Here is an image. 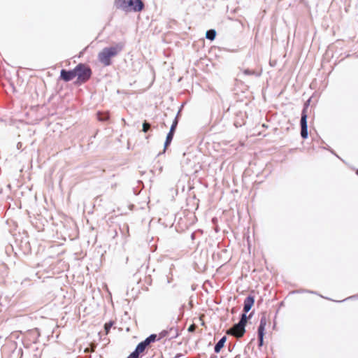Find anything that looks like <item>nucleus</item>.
<instances>
[{"label":"nucleus","mask_w":358,"mask_h":358,"mask_svg":"<svg viewBox=\"0 0 358 358\" xmlns=\"http://www.w3.org/2000/svg\"><path fill=\"white\" fill-rule=\"evenodd\" d=\"M150 127V124L146 122H145L143 124V131L144 132H147Z\"/></svg>","instance_id":"a211bd4d"},{"label":"nucleus","mask_w":358,"mask_h":358,"mask_svg":"<svg viewBox=\"0 0 358 358\" xmlns=\"http://www.w3.org/2000/svg\"><path fill=\"white\" fill-rule=\"evenodd\" d=\"M301 135L303 138H306L308 137L307 115L304 110L302 113L301 118Z\"/></svg>","instance_id":"423d86ee"},{"label":"nucleus","mask_w":358,"mask_h":358,"mask_svg":"<svg viewBox=\"0 0 358 358\" xmlns=\"http://www.w3.org/2000/svg\"><path fill=\"white\" fill-rule=\"evenodd\" d=\"M139 355L140 353L135 350L127 358H138Z\"/></svg>","instance_id":"aec40b11"},{"label":"nucleus","mask_w":358,"mask_h":358,"mask_svg":"<svg viewBox=\"0 0 358 358\" xmlns=\"http://www.w3.org/2000/svg\"><path fill=\"white\" fill-rule=\"evenodd\" d=\"M146 347L147 345L143 342H141L137 345L136 350L141 354L145 350Z\"/></svg>","instance_id":"4468645a"},{"label":"nucleus","mask_w":358,"mask_h":358,"mask_svg":"<svg viewBox=\"0 0 358 358\" xmlns=\"http://www.w3.org/2000/svg\"><path fill=\"white\" fill-rule=\"evenodd\" d=\"M216 36V32L214 29H210L206 31V37L209 40H214Z\"/></svg>","instance_id":"9d476101"},{"label":"nucleus","mask_w":358,"mask_h":358,"mask_svg":"<svg viewBox=\"0 0 358 358\" xmlns=\"http://www.w3.org/2000/svg\"><path fill=\"white\" fill-rule=\"evenodd\" d=\"M194 325H191V326L189 327V329H188V330H189V331H194Z\"/></svg>","instance_id":"4be33fe9"},{"label":"nucleus","mask_w":358,"mask_h":358,"mask_svg":"<svg viewBox=\"0 0 358 358\" xmlns=\"http://www.w3.org/2000/svg\"><path fill=\"white\" fill-rule=\"evenodd\" d=\"M76 73L75 69L73 71H66V70H62L61 71V78L68 82L71 80H73L74 78H76Z\"/></svg>","instance_id":"0eeeda50"},{"label":"nucleus","mask_w":358,"mask_h":358,"mask_svg":"<svg viewBox=\"0 0 358 358\" xmlns=\"http://www.w3.org/2000/svg\"><path fill=\"white\" fill-rule=\"evenodd\" d=\"M226 340H227L226 337L224 336L217 342V343L215 346V352L217 353L220 351V350L223 348L224 343L226 342Z\"/></svg>","instance_id":"1a4fd4ad"},{"label":"nucleus","mask_w":358,"mask_h":358,"mask_svg":"<svg viewBox=\"0 0 358 358\" xmlns=\"http://www.w3.org/2000/svg\"><path fill=\"white\" fill-rule=\"evenodd\" d=\"M254 304V299L251 296H248L244 301L243 310L245 313L248 312Z\"/></svg>","instance_id":"6e6552de"},{"label":"nucleus","mask_w":358,"mask_h":358,"mask_svg":"<svg viewBox=\"0 0 358 358\" xmlns=\"http://www.w3.org/2000/svg\"><path fill=\"white\" fill-rule=\"evenodd\" d=\"M245 331V326L238 322V324H236L232 328L228 329L227 334L233 335L237 338H240L243 336Z\"/></svg>","instance_id":"20e7f679"},{"label":"nucleus","mask_w":358,"mask_h":358,"mask_svg":"<svg viewBox=\"0 0 358 358\" xmlns=\"http://www.w3.org/2000/svg\"><path fill=\"white\" fill-rule=\"evenodd\" d=\"M267 324V318L265 315H263L260 320V324L258 329V335L259 340V345H262L263 344V336L264 334L265 327Z\"/></svg>","instance_id":"39448f33"},{"label":"nucleus","mask_w":358,"mask_h":358,"mask_svg":"<svg viewBox=\"0 0 358 358\" xmlns=\"http://www.w3.org/2000/svg\"><path fill=\"white\" fill-rule=\"evenodd\" d=\"M246 322H247V316H246L245 313H243L241 315V320L239 321V323H241V324H243L245 327Z\"/></svg>","instance_id":"f3484780"},{"label":"nucleus","mask_w":358,"mask_h":358,"mask_svg":"<svg viewBox=\"0 0 358 358\" xmlns=\"http://www.w3.org/2000/svg\"><path fill=\"white\" fill-rule=\"evenodd\" d=\"M357 174H358V170H357Z\"/></svg>","instance_id":"5701e85b"},{"label":"nucleus","mask_w":358,"mask_h":358,"mask_svg":"<svg viewBox=\"0 0 358 358\" xmlns=\"http://www.w3.org/2000/svg\"><path fill=\"white\" fill-rule=\"evenodd\" d=\"M98 118L100 121H106L109 118V115L108 113H98Z\"/></svg>","instance_id":"dca6fc26"},{"label":"nucleus","mask_w":358,"mask_h":358,"mask_svg":"<svg viewBox=\"0 0 358 358\" xmlns=\"http://www.w3.org/2000/svg\"><path fill=\"white\" fill-rule=\"evenodd\" d=\"M156 338L157 336L155 334H152L143 342L148 346L150 345V343L154 342L156 340Z\"/></svg>","instance_id":"f8f14e48"},{"label":"nucleus","mask_w":358,"mask_h":358,"mask_svg":"<svg viewBox=\"0 0 358 358\" xmlns=\"http://www.w3.org/2000/svg\"><path fill=\"white\" fill-rule=\"evenodd\" d=\"M113 324L111 322L106 323L104 328L106 330V333L108 334L112 327Z\"/></svg>","instance_id":"6ab92c4d"},{"label":"nucleus","mask_w":358,"mask_h":358,"mask_svg":"<svg viewBox=\"0 0 358 358\" xmlns=\"http://www.w3.org/2000/svg\"><path fill=\"white\" fill-rule=\"evenodd\" d=\"M75 71L76 72V77H78L80 82H85L91 76L90 69L82 64H78L75 68Z\"/></svg>","instance_id":"7ed1b4c3"},{"label":"nucleus","mask_w":358,"mask_h":358,"mask_svg":"<svg viewBox=\"0 0 358 358\" xmlns=\"http://www.w3.org/2000/svg\"><path fill=\"white\" fill-rule=\"evenodd\" d=\"M177 124H178V121L176 119L174 120L173 123L171 125V129H170L169 132L174 133V131H175V129H176V127Z\"/></svg>","instance_id":"412c9836"},{"label":"nucleus","mask_w":358,"mask_h":358,"mask_svg":"<svg viewBox=\"0 0 358 358\" xmlns=\"http://www.w3.org/2000/svg\"><path fill=\"white\" fill-rule=\"evenodd\" d=\"M115 5L117 8L126 12H138L143 8L141 0H115Z\"/></svg>","instance_id":"f03ea898"},{"label":"nucleus","mask_w":358,"mask_h":358,"mask_svg":"<svg viewBox=\"0 0 358 358\" xmlns=\"http://www.w3.org/2000/svg\"><path fill=\"white\" fill-rule=\"evenodd\" d=\"M123 45L120 43L114 46L103 48L98 55L99 62L104 66L110 64V59L115 57L122 50Z\"/></svg>","instance_id":"f257e3e1"},{"label":"nucleus","mask_w":358,"mask_h":358,"mask_svg":"<svg viewBox=\"0 0 358 358\" xmlns=\"http://www.w3.org/2000/svg\"><path fill=\"white\" fill-rule=\"evenodd\" d=\"M243 73L245 75H254L257 77H259L260 76V73L259 72H256L255 71H252V70H250V69H245L243 71Z\"/></svg>","instance_id":"2eb2a0df"},{"label":"nucleus","mask_w":358,"mask_h":358,"mask_svg":"<svg viewBox=\"0 0 358 358\" xmlns=\"http://www.w3.org/2000/svg\"><path fill=\"white\" fill-rule=\"evenodd\" d=\"M173 133L169 132L167 134L166 139V141H165V143H164V152L165 151V150L167 148V146L171 143V141L173 139Z\"/></svg>","instance_id":"9b49d317"},{"label":"nucleus","mask_w":358,"mask_h":358,"mask_svg":"<svg viewBox=\"0 0 358 358\" xmlns=\"http://www.w3.org/2000/svg\"><path fill=\"white\" fill-rule=\"evenodd\" d=\"M156 338L157 336L155 334H152L143 342L148 346L150 345V343L154 342L156 340Z\"/></svg>","instance_id":"ddd939ff"}]
</instances>
